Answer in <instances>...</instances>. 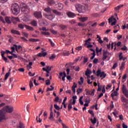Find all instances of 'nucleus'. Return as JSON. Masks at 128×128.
Masks as SVG:
<instances>
[{"mask_svg": "<svg viewBox=\"0 0 128 128\" xmlns=\"http://www.w3.org/2000/svg\"><path fill=\"white\" fill-rule=\"evenodd\" d=\"M122 6H118L117 7L115 8V10H116V12H118V10L120 9V8Z\"/></svg>", "mask_w": 128, "mask_h": 128, "instance_id": "obj_60", "label": "nucleus"}, {"mask_svg": "<svg viewBox=\"0 0 128 128\" xmlns=\"http://www.w3.org/2000/svg\"><path fill=\"white\" fill-rule=\"evenodd\" d=\"M48 4H50V6H52V4H54V0H48Z\"/></svg>", "mask_w": 128, "mask_h": 128, "instance_id": "obj_31", "label": "nucleus"}, {"mask_svg": "<svg viewBox=\"0 0 128 128\" xmlns=\"http://www.w3.org/2000/svg\"><path fill=\"white\" fill-rule=\"evenodd\" d=\"M124 56H122V52H120L119 54V60H122Z\"/></svg>", "mask_w": 128, "mask_h": 128, "instance_id": "obj_48", "label": "nucleus"}, {"mask_svg": "<svg viewBox=\"0 0 128 128\" xmlns=\"http://www.w3.org/2000/svg\"><path fill=\"white\" fill-rule=\"evenodd\" d=\"M48 54V53L46 52H44V51H42L40 53H39L37 56H40V58H42V56H46Z\"/></svg>", "mask_w": 128, "mask_h": 128, "instance_id": "obj_15", "label": "nucleus"}, {"mask_svg": "<svg viewBox=\"0 0 128 128\" xmlns=\"http://www.w3.org/2000/svg\"><path fill=\"white\" fill-rule=\"evenodd\" d=\"M71 108H72V104H70L68 105V110H70Z\"/></svg>", "mask_w": 128, "mask_h": 128, "instance_id": "obj_57", "label": "nucleus"}, {"mask_svg": "<svg viewBox=\"0 0 128 128\" xmlns=\"http://www.w3.org/2000/svg\"><path fill=\"white\" fill-rule=\"evenodd\" d=\"M53 12V13L54 14H56V16H61L62 15V12L58 11L57 10H52Z\"/></svg>", "mask_w": 128, "mask_h": 128, "instance_id": "obj_19", "label": "nucleus"}, {"mask_svg": "<svg viewBox=\"0 0 128 128\" xmlns=\"http://www.w3.org/2000/svg\"><path fill=\"white\" fill-rule=\"evenodd\" d=\"M78 26H81L82 28H84V26H86V24H84V23H78Z\"/></svg>", "mask_w": 128, "mask_h": 128, "instance_id": "obj_56", "label": "nucleus"}, {"mask_svg": "<svg viewBox=\"0 0 128 128\" xmlns=\"http://www.w3.org/2000/svg\"><path fill=\"white\" fill-rule=\"evenodd\" d=\"M126 77H127L126 74H125L123 76L122 78L123 82H124L126 80Z\"/></svg>", "mask_w": 128, "mask_h": 128, "instance_id": "obj_37", "label": "nucleus"}, {"mask_svg": "<svg viewBox=\"0 0 128 128\" xmlns=\"http://www.w3.org/2000/svg\"><path fill=\"white\" fill-rule=\"evenodd\" d=\"M126 62H122L121 66L120 67V70H124V65Z\"/></svg>", "mask_w": 128, "mask_h": 128, "instance_id": "obj_34", "label": "nucleus"}, {"mask_svg": "<svg viewBox=\"0 0 128 128\" xmlns=\"http://www.w3.org/2000/svg\"><path fill=\"white\" fill-rule=\"evenodd\" d=\"M90 122H92V124H96V118L94 117V120H92V118H91Z\"/></svg>", "mask_w": 128, "mask_h": 128, "instance_id": "obj_33", "label": "nucleus"}, {"mask_svg": "<svg viewBox=\"0 0 128 128\" xmlns=\"http://www.w3.org/2000/svg\"><path fill=\"white\" fill-rule=\"evenodd\" d=\"M11 32L14 34H18V36H20V33L18 31H17L16 30H11Z\"/></svg>", "mask_w": 128, "mask_h": 128, "instance_id": "obj_20", "label": "nucleus"}, {"mask_svg": "<svg viewBox=\"0 0 128 128\" xmlns=\"http://www.w3.org/2000/svg\"><path fill=\"white\" fill-rule=\"evenodd\" d=\"M66 78L68 80H69V82H72V77H70V76H67Z\"/></svg>", "mask_w": 128, "mask_h": 128, "instance_id": "obj_59", "label": "nucleus"}, {"mask_svg": "<svg viewBox=\"0 0 128 128\" xmlns=\"http://www.w3.org/2000/svg\"><path fill=\"white\" fill-rule=\"evenodd\" d=\"M116 66H118V64L114 63V64L113 65V66L112 67V68L113 70H115L116 68Z\"/></svg>", "mask_w": 128, "mask_h": 128, "instance_id": "obj_62", "label": "nucleus"}, {"mask_svg": "<svg viewBox=\"0 0 128 128\" xmlns=\"http://www.w3.org/2000/svg\"><path fill=\"white\" fill-rule=\"evenodd\" d=\"M4 120H6V116L4 114L0 112V122Z\"/></svg>", "mask_w": 128, "mask_h": 128, "instance_id": "obj_23", "label": "nucleus"}, {"mask_svg": "<svg viewBox=\"0 0 128 128\" xmlns=\"http://www.w3.org/2000/svg\"><path fill=\"white\" fill-rule=\"evenodd\" d=\"M2 58L4 60V62H8V58H6V57L3 56H2Z\"/></svg>", "mask_w": 128, "mask_h": 128, "instance_id": "obj_55", "label": "nucleus"}, {"mask_svg": "<svg viewBox=\"0 0 128 128\" xmlns=\"http://www.w3.org/2000/svg\"><path fill=\"white\" fill-rule=\"evenodd\" d=\"M82 98H84V96H81L79 99V102L80 104H81V106H82V104H84V102H82Z\"/></svg>", "mask_w": 128, "mask_h": 128, "instance_id": "obj_29", "label": "nucleus"}, {"mask_svg": "<svg viewBox=\"0 0 128 128\" xmlns=\"http://www.w3.org/2000/svg\"><path fill=\"white\" fill-rule=\"evenodd\" d=\"M26 28L27 30H34V28L32 27H30V26L26 25Z\"/></svg>", "mask_w": 128, "mask_h": 128, "instance_id": "obj_40", "label": "nucleus"}, {"mask_svg": "<svg viewBox=\"0 0 128 128\" xmlns=\"http://www.w3.org/2000/svg\"><path fill=\"white\" fill-rule=\"evenodd\" d=\"M52 118H54V112H52V111H50V117H49V120H52Z\"/></svg>", "mask_w": 128, "mask_h": 128, "instance_id": "obj_43", "label": "nucleus"}, {"mask_svg": "<svg viewBox=\"0 0 128 128\" xmlns=\"http://www.w3.org/2000/svg\"><path fill=\"white\" fill-rule=\"evenodd\" d=\"M121 50H128V48H126V46H124V47H122L121 48Z\"/></svg>", "mask_w": 128, "mask_h": 128, "instance_id": "obj_64", "label": "nucleus"}, {"mask_svg": "<svg viewBox=\"0 0 128 128\" xmlns=\"http://www.w3.org/2000/svg\"><path fill=\"white\" fill-rule=\"evenodd\" d=\"M34 14L36 18H42V12H36Z\"/></svg>", "mask_w": 128, "mask_h": 128, "instance_id": "obj_10", "label": "nucleus"}, {"mask_svg": "<svg viewBox=\"0 0 128 128\" xmlns=\"http://www.w3.org/2000/svg\"><path fill=\"white\" fill-rule=\"evenodd\" d=\"M60 28H61V30H66V28H68V26L64 25V24H60Z\"/></svg>", "mask_w": 128, "mask_h": 128, "instance_id": "obj_18", "label": "nucleus"}, {"mask_svg": "<svg viewBox=\"0 0 128 128\" xmlns=\"http://www.w3.org/2000/svg\"><path fill=\"white\" fill-rule=\"evenodd\" d=\"M75 8L76 10H78V12L80 14H84V12H86V7L82 5V4L76 3L75 4Z\"/></svg>", "mask_w": 128, "mask_h": 128, "instance_id": "obj_2", "label": "nucleus"}, {"mask_svg": "<svg viewBox=\"0 0 128 128\" xmlns=\"http://www.w3.org/2000/svg\"><path fill=\"white\" fill-rule=\"evenodd\" d=\"M29 86H30V89H31L32 88V86H34V84L32 83V80H30Z\"/></svg>", "mask_w": 128, "mask_h": 128, "instance_id": "obj_50", "label": "nucleus"}, {"mask_svg": "<svg viewBox=\"0 0 128 128\" xmlns=\"http://www.w3.org/2000/svg\"><path fill=\"white\" fill-rule=\"evenodd\" d=\"M86 94H90V96H94V92H96V90H88V89L86 90Z\"/></svg>", "mask_w": 128, "mask_h": 128, "instance_id": "obj_11", "label": "nucleus"}, {"mask_svg": "<svg viewBox=\"0 0 128 128\" xmlns=\"http://www.w3.org/2000/svg\"><path fill=\"white\" fill-rule=\"evenodd\" d=\"M88 112H89L92 117L94 116V111H92V110H88Z\"/></svg>", "mask_w": 128, "mask_h": 128, "instance_id": "obj_39", "label": "nucleus"}, {"mask_svg": "<svg viewBox=\"0 0 128 128\" xmlns=\"http://www.w3.org/2000/svg\"><path fill=\"white\" fill-rule=\"evenodd\" d=\"M56 58V56L54 54H52L51 56L50 57V60H54Z\"/></svg>", "mask_w": 128, "mask_h": 128, "instance_id": "obj_58", "label": "nucleus"}, {"mask_svg": "<svg viewBox=\"0 0 128 128\" xmlns=\"http://www.w3.org/2000/svg\"><path fill=\"white\" fill-rule=\"evenodd\" d=\"M16 128H24V124L22 122H20L19 124L17 125Z\"/></svg>", "mask_w": 128, "mask_h": 128, "instance_id": "obj_22", "label": "nucleus"}, {"mask_svg": "<svg viewBox=\"0 0 128 128\" xmlns=\"http://www.w3.org/2000/svg\"><path fill=\"white\" fill-rule=\"evenodd\" d=\"M92 72L90 70H88L87 72H86V76H88V74H92Z\"/></svg>", "mask_w": 128, "mask_h": 128, "instance_id": "obj_52", "label": "nucleus"}, {"mask_svg": "<svg viewBox=\"0 0 128 128\" xmlns=\"http://www.w3.org/2000/svg\"><path fill=\"white\" fill-rule=\"evenodd\" d=\"M114 50H116V46H120V44H122V42H118L117 44L116 42H114Z\"/></svg>", "mask_w": 128, "mask_h": 128, "instance_id": "obj_25", "label": "nucleus"}, {"mask_svg": "<svg viewBox=\"0 0 128 128\" xmlns=\"http://www.w3.org/2000/svg\"><path fill=\"white\" fill-rule=\"evenodd\" d=\"M63 56H70V52L68 51H64L63 53H62Z\"/></svg>", "mask_w": 128, "mask_h": 128, "instance_id": "obj_27", "label": "nucleus"}, {"mask_svg": "<svg viewBox=\"0 0 128 128\" xmlns=\"http://www.w3.org/2000/svg\"><path fill=\"white\" fill-rule=\"evenodd\" d=\"M30 42H38L40 40L38 39H34V38H30L29 39Z\"/></svg>", "mask_w": 128, "mask_h": 128, "instance_id": "obj_32", "label": "nucleus"}, {"mask_svg": "<svg viewBox=\"0 0 128 128\" xmlns=\"http://www.w3.org/2000/svg\"><path fill=\"white\" fill-rule=\"evenodd\" d=\"M122 92L124 94V96H125L126 98H128V90L124 84L122 85Z\"/></svg>", "mask_w": 128, "mask_h": 128, "instance_id": "obj_7", "label": "nucleus"}, {"mask_svg": "<svg viewBox=\"0 0 128 128\" xmlns=\"http://www.w3.org/2000/svg\"><path fill=\"white\" fill-rule=\"evenodd\" d=\"M46 86H50V79L46 80Z\"/></svg>", "mask_w": 128, "mask_h": 128, "instance_id": "obj_53", "label": "nucleus"}, {"mask_svg": "<svg viewBox=\"0 0 128 128\" xmlns=\"http://www.w3.org/2000/svg\"><path fill=\"white\" fill-rule=\"evenodd\" d=\"M0 20L3 22V24H6V21H4V18L2 16H0Z\"/></svg>", "mask_w": 128, "mask_h": 128, "instance_id": "obj_54", "label": "nucleus"}, {"mask_svg": "<svg viewBox=\"0 0 128 128\" xmlns=\"http://www.w3.org/2000/svg\"><path fill=\"white\" fill-rule=\"evenodd\" d=\"M48 42H50V45L52 46H55L54 43V42H52V40L50 39H48Z\"/></svg>", "mask_w": 128, "mask_h": 128, "instance_id": "obj_45", "label": "nucleus"}, {"mask_svg": "<svg viewBox=\"0 0 128 128\" xmlns=\"http://www.w3.org/2000/svg\"><path fill=\"white\" fill-rule=\"evenodd\" d=\"M44 10L48 14H52V8L50 7H47L44 8Z\"/></svg>", "mask_w": 128, "mask_h": 128, "instance_id": "obj_16", "label": "nucleus"}, {"mask_svg": "<svg viewBox=\"0 0 128 128\" xmlns=\"http://www.w3.org/2000/svg\"><path fill=\"white\" fill-rule=\"evenodd\" d=\"M44 16L46 18H47L50 20H54V15L52 14H44Z\"/></svg>", "mask_w": 128, "mask_h": 128, "instance_id": "obj_9", "label": "nucleus"}, {"mask_svg": "<svg viewBox=\"0 0 128 128\" xmlns=\"http://www.w3.org/2000/svg\"><path fill=\"white\" fill-rule=\"evenodd\" d=\"M108 54H110V52L106 51H104L103 52V57L102 58V60H106V58H108Z\"/></svg>", "mask_w": 128, "mask_h": 128, "instance_id": "obj_12", "label": "nucleus"}, {"mask_svg": "<svg viewBox=\"0 0 128 128\" xmlns=\"http://www.w3.org/2000/svg\"><path fill=\"white\" fill-rule=\"evenodd\" d=\"M42 70L44 72H46L47 74H50V70H52V67H50V66H47L46 69L44 68H43Z\"/></svg>", "mask_w": 128, "mask_h": 128, "instance_id": "obj_14", "label": "nucleus"}, {"mask_svg": "<svg viewBox=\"0 0 128 128\" xmlns=\"http://www.w3.org/2000/svg\"><path fill=\"white\" fill-rule=\"evenodd\" d=\"M58 8L60 10H62V8H64V4L62 3H58Z\"/></svg>", "mask_w": 128, "mask_h": 128, "instance_id": "obj_24", "label": "nucleus"}, {"mask_svg": "<svg viewBox=\"0 0 128 128\" xmlns=\"http://www.w3.org/2000/svg\"><path fill=\"white\" fill-rule=\"evenodd\" d=\"M82 89L78 88V89H77L76 90V92H78V94H80L82 92Z\"/></svg>", "mask_w": 128, "mask_h": 128, "instance_id": "obj_49", "label": "nucleus"}, {"mask_svg": "<svg viewBox=\"0 0 128 128\" xmlns=\"http://www.w3.org/2000/svg\"><path fill=\"white\" fill-rule=\"evenodd\" d=\"M8 76H10V72H7L5 74V78L4 79V82H6V80H8Z\"/></svg>", "mask_w": 128, "mask_h": 128, "instance_id": "obj_30", "label": "nucleus"}, {"mask_svg": "<svg viewBox=\"0 0 128 128\" xmlns=\"http://www.w3.org/2000/svg\"><path fill=\"white\" fill-rule=\"evenodd\" d=\"M42 34H44V36H50V34L49 32H42Z\"/></svg>", "mask_w": 128, "mask_h": 128, "instance_id": "obj_41", "label": "nucleus"}, {"mask_svg": "<svg viewBox=\"0 0 128 128\" xmlns=\"http://www.w3.org/2000/svg\"><path fill=\"white\" fill-rule=\"evenodd\" d=\"M88 58H86V56L84 57V60L83 62V64H86V62H88Z\"/></svg>", "mask_w": 128, "mask_h": 128, "instance_id": "obj_46", "label": "nucleus"}, {"mask_svg": "<svg viewBox=\"0 0 128 128\" xmlns=\"http://www.w3.org/2000/svg\"><path fill=\"white\" fill-rule=\"evenodd\" d=\"M14 46L16 50V52H18V50H20V48H22V46L20 45L18 46V45L14 44Z\"/></svg>", "mask_w": 128, "mask_h": 128, "instance_id": "obj_21", "label": "nucleus"}, {"mask_svg": "<svg viewBox=\"0 0 128 128\" xmlns=\"http://www.w3.org/2000/svg\"><path fill=\"white\" fill-rule=\"evenodd\" d=\"M90 40H92L90 38H89L88 40H86V43L84 44V46H86L88 44H90Z\"/></svg>", "mask_w": 128, "mask_h": 128, "instance_id": "obj_51", "label": "nucleus"}, {"mask_svg": "<svg viewBox=\"0 0 128 128\" xmlns=\"http://www.w3.org/2000/svg\"><path fill=\"white\" fill-rule=\"evenodd\" d=\"M80 82H79V84H84V78L82 77L80 78Z\"/></svg>", "mask_w": 128, "mask_h": 128, "instance_id": "obj_47", "label": "nucleus"}, {"mask_svg": "<svg viewBox=\"0 0 128 128\" xmlns=\"http://www.w3.org/2000/svg\"><path fill=\"white\" fill-rule=\"evenodd\" d=\"M26 24H19L18 25V28H22V29H23V28H26Z\"/></svg>", "mask_w": 128, "mask_h": 128, "instance_id": "obj_35", "label": "nucleus"}, {"mask_svg": "<svg viewBox=\"0 0 128 128\" xmlns=\"http://www.w3.org/2000/svg\"><path fill=\"white\" fill-rule=\"evenodd\" d=\"M88 20V17H80L79 18V20L82 22H86Z\"/></svg>", "mask_w": 128, "mask_h": 128, "instance_id": "obj_17", "label": "nucleus"}, {"mask_svg": "<svg viewBox=\"0 0 128 128\" xmlns=\"http://www.w3.org/2000/svg\"><path fill=\"white\" fill-rule=\"evenodd\" d=\"M118 92L115 91L114 92L111 94V96L112 98H114V96H118Z\"/></svg>", "mask_w": 128, "mask_h": 128, "instance_id": "obj_28", "label": "nucleus"}, {"mask_svg": "<svg viewBox=\"0 0 128 128\" xmlns=\"http://www.w3.org/2000/svg\"><path fill=\"white\" fill-rule=\"evenodd\" d=\"M50 32L53 34H58V32L54 30H50Z\"/></svg>", "mask_w": 128, "mask_h": 128, "instance_id": "obj_61", "label": "nucleus"}, {"mask_svg": "<svg viewBox=\"0 0 128 128\" xmlns=\"http://www.w3.org/2000/svg\"><path fill=\"white\" fill-rule=\"evenodd\" d=\"M122 30H126V28L128 30V24L126 25V24L122 25Z\"/></svg>", "mask_w": 128, "mask_h": 128, "instance_id": "obj_44", "label": "nucleus"}, {"mask_svg": "<svg viewBox=\"0 0 128 128\" xmlns=\"http://www.w3.org/2000/svg\"><path fill=\"white\" fill-rule=\"evenodd\" d=\"M10 20H16V22H20V19L18 18L12 17V18H10L8 17H5V20L7 24H12Z\"/></svg>", "mask_w": 128, "mask_h": 128, "instance_id": "obj_4", "label": "nucleus"}, {"mask_svg": "<svg viewBox=\"0 0 128 128\" xmlns=\"http://www.w3.org/2000/svg\"><path fill=\"white\" fill-rule=\"evenodd\" d=\"M60 122V124H63L62 122V120H61L60 119V117L59 119L58 120H56V123L58 124V123Z\"/></svg>", "mask_w": 128, "mask_h": 128, "instance_id": "obj_36", "label": "nucleus"}, {"mask_svg": "<svg viewBox=\"0 0 128 128\" xmlns=\"http://www.w3.org/2000/svg\"><path fill=\"white\" fill-rule=\"evenodd\" d=\"M96 76H100V78H102H102H104L106 76V74L104 73V72H102V70L99 69L96 72Z\"/></svg>", "mask_w": 128, "mask_h": 128, "instance_id": "obj_5", "label": "nucleus"}, {"mask_svg": "<svg viewBox=\"0 0 128 128\" xmlns=\"http://www.w3.org/2000/svg\"><path fill=\"white\" fill-rule=\"evenodd\" d=\"M102 50V48H98V47L96 48V52L98 54V52H101Z\"/></svg>", "mask_w": 128, "mask_h": 128, "instance_id": "obj_38", "label": "nucleus"}, {"mask_svg": "<svg viewBox=\"0 0 128 128\" xmlns=\"http://www.w3.org/2000/svg\"><path fill=\"white\" fill-rule=\"evenodd\" d=\"M2 110L6 112L11 113L12 112V110H14V108L12 106H7L2 108Z\"/></svg>", "mask_w": 128, "mask_h": 128, "instance_id": "obj_6", "label": "nucleus"}, {"mask_svg": "<svg viewBox=\"0 0 128 128\" xmlns=\"http://www.w3.org/2000/svg\"><path fill=\"white\" fill-rule=\"evenodd\" d=\"M108 22H112L111 26H115L116 24V19L114 16H112L108 19Z\"/></svg>", "mask_w": 128, "mask_h": 128, "instance_id": "obj_8", "label": "nucleus"}, {"mask_svg": "<svg viewBox=\"0 0 128 128\" xmlns=\"http://www.w3.org/2000/svg\"><path fill=\"white\" fill-rule=\"evenodd\" d=\"M54 108H56V110H60V106H58L56 104H54Z\"/></svg>", "mask_w": 128, "mask_h": 128, "instance_id": "obj_42", "label": "nucleus"}, {"mask_svg": "<svg viewBox=\"0 0 128 128\" xmlns=\"http://www.w3.org/2000/svg\"><path fill=\"white\" fill-rule=\"evenodd\" d=\"M98 40V41L99 44H103L104 43V41H102V40L101 38H99V39Z\"/></svg>", "mask_w": 128, "mask_h": 128, "instance_id": "obj_63", "label": "nucleus"}, {"mask_svg": "<svg viewBox=\"0 0 128 128\" xmlns=\"http://www.w3.org/2000/svg\"><path fill=\"white\" fill-rule=\"evenodd\" d=\"M31 24L33 26H38V22H36V20H32Z\"/></svg>", "mask_w": 128, "mask_h": 128, "instance_id": "obj_26", "label": "nucleus"}, {"mask_svg": "<svg viewBox=\"0 0 128 128\" xmlns=\"http://www.w3.org/2000/svg\"><path fill=\"white\" fill-rule=\"evenodd\" d=\"M66 14H67L68 18H74V16H76L75 14L72 12H68L66 13Z\"/></svg>", "mask_w": 128, "mask_h": 128, "instance_id": "obj_13", "label": "nucleus"}, {"mask_svg": "<svg viewBox=\"0 0 128 128\" xmlns=\"http://www.w3.org/2000/svg\"><path fill=\"white\" fill-rule=\"evenodd\" d=\"M20 8H21L22 12H24L25 14H28V6H26V4L21 3L20 4Z\"/></svg>", "mask_w": 128, "mask_h": 128, "instance_id": "obj_3", "label": "nucleus"}, {"mask_svg": "<svg viewBox=\"0 0 128 128\" xmlns=\"http://www.w3.org/2000/svg\"><path fill=\"white\" fill-rule=\"evenodd\" d=\"M11 10L14 14H18V12H20V6H18V4L17 3L12 4L11 6Z\"/></svg>", "mask_w": 128, "mask_h": 128, "instance_id": "obj_1", "label": "nucleus"}]
</instances>
